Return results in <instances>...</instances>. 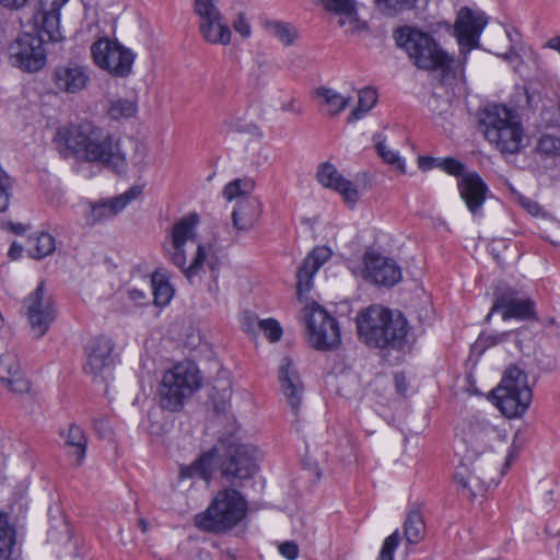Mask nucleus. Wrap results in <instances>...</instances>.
<instances>
[{"label": "nucleus", "mask_w": 560, "mask_h": 560, "mask_svg": "<svg viewBox=\"0 0 560 560\" xmlns=\"http://www.w3.org/2000/svg\"><path fill=\"white\" fill-rule=\"evenodd\" d=\"M497 435L495 428L482 417H472L458 430L455 454L459 467L455 481L468 488L472 497L499 483L504 471L497 475L499 460L491 451L490 442Z\"/></svg>", "instance_id": "1"}, {"label": "nucleus", "mask_w": 560, "mask_h": 560, "mask_svg": "<svg viewBox=\"0 0 560 560\" xmlns=\"http://www.w3.org/2000/svg\"><path fill=\"white\" fill-rule=\"evenodd\" d=\"M68 1L38 0L31 7L27 25L32 32H23L9 47L12 66L31 73L44 68L47 61L44 36L52 43L66 38L60 25V11Z\"/></svg>", "instance_id": "2"}, {"label": "nucleus", "mask_w": 560, "mask_h": 560, "mask_svg": "<svg viewBox=\"0 0 560 560\" xmlns=\"http://www.w3.org/2000/svg\"><path fill=\"white\" fill-rule=\"evenodd\" d=\"M66 145L78 159L103 164L117 173L126 172L127 160L119 139L90 122L71 126Z\"/></svg>", "instance_id": "3"}, {"label": "nucleus", "mask_w": 560, "mask_h": 560, "mask_svg": "<svg viewBox=\"0 0 560 560\" xmlns=\"http://www.w3.org/2000/svg\"><path fill=\"white\" fill-rule=\"evenodd\" d=\"M359 338L371 347L401 349L406 343L408 324L400 313L373 304L357 315Z\"/></svg>", "instance_id": "4"}, {"label": "nucleus", "mask_w": 560, "mask_h": 560, "mask_svg": "<svg viewBox=\"0 0 560 560\" xmlns=\"http://www.w3.org/2000/svg\"><path fill=\"white\" fill-rule=\"evenodd\" d=\"M394 38L412 63L421 70H440L444 75L452 72L454 57L448 55L436 40L416 27L402 26L395 31Z\"/></svg>", "instance_id": "5"}, {"label": "nucleus", "mask_w": 560, "mask_h": 560, "mask_svg": "<svg viewBox=\"0 0 560 560\" xmlns=\"http://www.w3.org/2000/svg\"><path fill=\"white\" fill-rule=\"evenodd\" d=\"M479 128L486 139L505 154L523 148V128L517 116L506 106L492 104L479 112Z\"/></svg>", "instance_id": "6"}, {"label": "nucleus", "mask_w": 560, "mask_h": 560, "mask_svg": "<svg viewBox=\"0 0 560 560\" xmlns=\"http://www.w3.org/2000/svg\"><path fill=\"white\" fill-rule=\"evenodd\" d=\"M247 504L235 489L219 491L207 510L195 517L196 526L207 533H226L245 517Z\"/></svg>", "instance_id": "7"}, {"label": "nucleus", "mask_w": 560, "mask_h": 560, "mask_svg": "<svg viewBox=\"0 0 560 560\" xmlns=\"http://www.w3.org/2000/svg\"><path fill=\"white\" fill-rule=\"evenodd\" d=\"M201 386V376L197 364L183 361L166 371L159 385V404L163 409L177 412Z\"/></svg>", "instance_id": "8"}, {"label": "nucleus", "mask_w": 560, "mask_h": 560, "mask_svg": "<svg viewBox=\"0 0 560 560\" xmlns=\"http://www.w3.org/2000/svg\"><path fill=\"white\" fill-rule=\"evenodd\" d=\"M491 396L495 407L506 418L521 417L528 409L533 397L527 374L515 365L509 366Z\"/></svg>", "instance_id": "9"}, {"label": "nucleus", "mask_w": 560, "mask_h": 560, "mask_svg": "<svg viewBox=\"0 0 560 560\" xmlns=\"http://www.w3.org/2000/svg\"><path fill=\"white\" fill-rule=\"evenodd\" d=\"M307 339L317 350H331L340 343L338 322L319 304L313 302L302 310Z\"/></svg>", "instance_id": "10"}, {"label": "nucleus", "mask_w": 560, "mask_h": 560, "mask_svg": "<svg viewBox=\"0 0 560 560\" xmlns=\"http://www.w3.org/2000/svg\"><path fill=\"white\" fill-rule=\"evenodd\" d=\"M94 62L114 77L126 78L132 71L135 54L118 42L100 39L91 46Z\"/></svg>", "instance_id": "11"}, {"label": "nucleus", "mask_w": 560, "mask_h": 560, "mask_svg": "<svg viewBox=\"0 0 560 560\" xmlns=\"http://www.w3.org/2000/svg\"><path fill=\"white\" fill-rule=\"evenodd\" d=\"M488 23L486 14L481 11L463 7L454 24V33L459 45L460 65L464 66L471 49L478 48L480 36Z\"/></svg>", "instance_id": "12"}, {"label": "nucleus", "mask_w": 560, "mask_h": 560, "mask_svg": "<svg viewBox=\"0 0 560 560\" xmlns=\"http://www.w3.org/2000/svg\"><path fill=\"white\" fill-rule=\"evenodd\" d=\"M23 307L31 332L35 338H42L56 318L55 303L46 293L44 282L24 299Z\"/></svg>", "instance_id": "13"}, {"label": "nucleus", "mask_w": 560, "mask_h": 560, "mask_svg": "<svg viewBox=\"0 0 560 560\" xmlns=\"http://www.w3.org/2000/svg\"><path fill=\"white\" fill-rule=\"evenodd\" d=\"M258 450L249 444H230L221 464L224 478L231 483L252 478L257 467Z\"/></svg>", "instance_id": "14"}, {"label": "nucleus", "mask_w": 560, "mask_h": 560, "mask_svg": "<svg viewBox=\"0 0 560 560\" xmlns=\"http://www.w3.org/2000/svg\"><path fill=\"white\" fill-rule=\"evenodd\" d=\"M535 302L513 288H506L494 295L492 307L487 320L495 312L501 313L502 319L528 320L536 317Z\"/></svg>", "instance_id": "15"}, {"label": "nucleus", "mask_w": 560, "mask_h": 560, "mask_svg": "<svg viewBox=\"0 0 560 560\" xmlns=\"http://www.w3.org/2000/svg\"><path fill=\"white\" fill-rule=\"evenodd\" d=\"M365 278L378 285L393 287L401 279V271L397 264L389 258L374 252L364 255Z\"/></svg>", "instance_id": "16"}, {"label": "nucleus", "mask_w": 560, "mask_h": 560, "mask_svg": "<svg viewBox=\"0 0 560 560\" xmlns=\"http://www.w3.org/2000/svg\"><path fill=\"white\" fill-rule=\"evenodd\" d=\"M51 78L55 88L59 92L67 94L80 93L90 82L86 67L72 61L57 66L52 71Z\"/></svg>", "instance_id": "17"}, {"label": "nucleus", "mask_w": 560, "mask_h": 560, "mask_svg": "<svg viewBox=\"0 0 560 560\" xmlns=\"http://www.w3.org/2000/svg\"><path fill=\"white\" fill-rule=\"evenodd\" d=\"M460 198L472 215H479L486 201L488 187L476 172H468L458 180Z\"/></svg>", "instance_id": "18"}, {"label": "nucleus", "mask_w": 560, "mask_h": 560, "mask_svg": "<svg viewBox=\"0 0 560 560\" xmlns=\"http://www.w3.org/2000/svg\"><path fill=\"white\" fill-rule=\"evenodd\" d=\"M141 194V186H132L124 194L94 203L91 208L90 222L96 224L103 220L114 218Z\"/></svg>", "instance_id": "19"}, {"label": "nucleus", "mask_w": 560, "mask_h": 560, "mask_svg": "<svg viewBox=\"0 0 560 560\" xmlns=\"http://www.w3.org/2000/svg\"><path fill=\"white\" fill-rule=\"evenodd\" d=\"M279 382L291 409L298 412L304 387L293 361L288 357L281 360L279 366Z\"/></svg>", "instance_id": "20"}, {"label": "nucleus", "mask_w": 560, "mask_h": 560, "mask_svg": "<svg viewBox=\"0 0 560 560\" xmlns=\"http://www.w3.org/2000/svg\"><path fill=\"white\" fill-rule=\"evenodd\" d=\"M330 248L326 246H318L305 257L296 272V290L300 296L312 289L314 275L330 258Z\"/></svg>", "instance_id": "21"}, {"label": "nucleus", "mask_w": 560, "mask_h": 560, "mask_svg": "<svg viewBox=\"0 0 560 560\" xmlns=\"http://www.w3.org/2000/svg\"><path fill=\"white\" fill-rule=\"evenodd\" d=\"M0 382L12 393L21 394L30 389L15 353L5 352L0 357Z\"/></svg>", "instance_id": "22"}, {"label": "nucleus", "mask_w": 560, "mask_h": 560, "mask_svg": "<svg viewBox=\"0 0 560 560\" xmlns=\"http://www.w3.org/2000/svg\"><path fill=\"white\" fill-rule=\"evenodd\" d=\"M316 176L323 186L338 191L347 203L352 206L358 201L359 194L354 185L341 176L332 164H322Z\"/></svg>", "instance_id": "23"}, {"label": "nucleus", "mask_w": 560, "mask_h": 560, "mask_svg": "<svg viewBox=\"0 0 560 560\" xmlns=\"http://www.w3.org/2000/svg\"><path fill=\"white\" fill-rule=\"evenodd\" d=\"M114 346L109 338L98 337L86 346L88 361L84 371L91 374H98L113 363L112 352Z\"/></svg>", "instance_id": "24"}, {"label": "nucleus", "mask_w": 560, "mask_h": 560, "mask_svg": "<svg viewBox=\"0 0 560 560\" xmlns=\"http://www.w3.org/2000/svg\"><path fill=\"white\" fill-rule=\"evenodd\" d=\"M172 252L170 253L171 261L177 266L185 275L187 280L194 284L196 279L200 277L203 269V265L207 260V253L203 245L199 244L192 262L186 266V254L184 245H177L172 243Z\"/></svg>", "instance_id": "25"}, {"label": "nucleus", "mask_w": 560, "mask_h": 560, "mask_svg": "<svg viewBox=\"0 0 560 560\" xmlns=\"http://www.w3.org/2000/svg\"><path fill=\"white\" fill-rule=\"evenodd\" d=\"M261 205L258 199L245 196L237 200L232 212L233 225L237 231L250 230L259 220Z\"/></svg>", "instance_id": "26"}, {"label": "nucleus", "mask_w": 560, "mask_h": 560, "mask_svg": "<svg viewBox=\"0 0 560 560\" xmlns=\"http://www.w3.org/2000/svg\"><path fill=\"white\" fill-rule=\"evenodd\" d=\"M199 31L202 38L213 45L226 46L231 43V30L223 21V16L219 19L199 22Z\"/></svg>", "instance_id": "27"}, {"label": "nucleus", "mask_w": 560, "mask_h": 560, "mask_svg": "<svg viewBox=\"0 0 560 560\" xmlns=\"http://www.w3.org/2000/svg\"><path fill=\"white\" fill-rule=\"evenodd\" d=\"M0 560H19L16 532L9 516L0 512Z\"/></svg>", "instance_id": "28"}, {"label": "nucleus", "mask_w": 560, "mask_h": 560, "mask_svg": "<svg viewBox=\"0 0 560 560\" xmlns=\"http://www.w3.org/2000/svg\"><path fill=\"white\" fill-rule=\"evenodd\" d=\"M218 451L212 448L209 452L201 455L189 466H183L180 468L182 478H195L198 477L203 480L211 478L214 459L217 458Z\"/></svg>", "instance_id": "29"}, {"label": "nucleus", "mask_w": 560, "mask_h": 560, "mask_svg": "<svg viewBox=\"0 0 560 560\" xmlns=\"http://www.w3.org/2000/svg\"><path fill=\"white\" fill-rule=\"evenodd\" d=\"M314 95L326 106L330 116L339 115L351 102V97H345L337 91L326 86H318L314 90Z\"/></svg>", "instance_id": "30"}, {"label": "nucleus", "mask_w": 560, "mask_h": 560, "mask_svg": "<svg viewBox=\"0 0 560 560\" xmlns=\"http://www.w3.org/2000/svg\"><path fill=\"white\" fill-rule=\"evenodd\" d=\"M88 440L83 430L71 424L65 440L66 452L69 455L75 456L77 465H81L85 457Z\"/></svg>", "instance_id": "31"}, {"label": "nucleus", "mask_w": 560, "mask_h": 560, "mask_svg": "<svg viewBox=\"0 0 560 560\" xmlns=\"http://www.w3.org/2000/svg\"><path fill=\"white\" fill-rule=\"evenodd\" d=\"M151 288L155 305L165 306L171 302L174 294V290L164 271L156 270L152 275Z\"/></svg>", "instance_id": "32"}, {"label": "nucleus", "mask_w": 560, "mask_h": 560, "mask_svg": "<svg viewBox=\"0 0 560 560\" xmlns=\"http://www.w3.org/2000/svg\"><path fill=\"white\" fill-rule=\"evenodd\" d=\"M424 522L421 512L412 509L404 523L405 538L409 544H418L424 537Z\"/></svg>", "instance_id": "33"}, {"label": "nucleus", "mask_w": 560, "mask_h": 560, "mask_svg": "<svg viewBox=\"0 0 560 560\" xmlns=\"http://www.w3.org/2000/svg\"><path fill=\"white\" fill-rule=\"evenodd\" d=\"M199 222L196 213H190L182 218L173 228L172 243L177 245H185L187 241L195 237V229Z\"/></svg>", "instance_id": "34"}, {"label": "nucleus", "mask_w": 560, "mask_h": 560, "mask_svg": "<svg viewBox=\"0 0 560 560\" xmlns=\"http://www.w3.org/2000/svg\"><path fill=\"white\" fill-rule=\"evenodd\" d=\"M358 97V105L350 112L347 118L348 122L361 119L377 102V93L372 88L360 90Z\"/></svg>", "instance_id": "35"}, {"label": "nucleus", "mask_w": 560, "mask_h": 560, "mask_svg": "<svg viewBox=\"0 0 560 560\" xmlns=\"http://www.w3.org/2000/svg\"><path fill=\"white\" fill-rule=\"evenodd\" d=\"M375 141V149L378 156L387 164L394 166L401 174L406 173V163L405 160L399 155L397 151L389 149L381 133H377L373 137Z\"/></svg>", "instance_id": "36"}, {"label": "nucleus", "mask_w": 560, "mask_h": 560, "mask_svg": "<svg viewBox=\"0 0 560 560\" xmlns=\"http://www.w3.org/2000/svg\"><path fill=\"white\" fill-rule=\"evenodd\" d=\"M30 243L34 248L30 246L27 252L35 259H42L52 254L56 248L55 238L49 233L42 232L34 237H30Z\"/></svg>", "instance_id": "37"}, {"label": "nucleus", "mask_w": 560, "mask_h": 560, "mask_svg": "<svg viewBox=\"0 0 560 560\" xmlns=\"http://www.w3.org/2000/svg\"><path fill=\"white\" fill-rule=\"evenodd\" d=\"M256 323L260 330L265 334L267 339L270 342H277L281 339L282 336V328L280 324L273 319H257L253 317L252 315L246 316V322L244 323L245 329L249 330L252 324Z\"/></svg>", "instance_id": "38"}, {"label": "nucleus", "mask_w": 560, "mask_h": 560, "mask_svg": "<svg viewBox=\"0 0 560 560\" xmlns=\"http://www.w3.org/2000/svg\"><path fill=\"white\" fill-rule=\"evenodd\" d=\"M268 32L284 46H291L298 38L296 28L290 23L272 21L267 25Z\"/></svg>", "instance_id": "39"}, {"label": "nucleus", "mask_w": 560, "mask_h": 560, "mask_svg": "<svg viewBox=\"0 0 560 560\" xmlns=\"http://www.w3.org/2000/svg\"><path fill=\"white\" fill-rule=\"evenodd\" d=\"M137 112L135 102L126 98L113 100L107 108V114L112 119L130 118Z\"/></svg>", "instance_id": "40"}, {"label": "nucleus", "mask_w": 560, "mask_h": 560, "mask_svg": "<svg viewBox=\"0 0 560 560\" xmlns=\"http://www.w3.org/2000/svg\"><path fill=\"white\" fill-rule=\"evenodd\" d=\"M417 0H374L376 10L386 16H395L399 12L413 7Z\"/></svg>", "instance_id": "41"}, {"label": "nucleus", "mask_w": 560, "mask_h": 560, "mask_svg": "<svg viewBox=\"0 0 560 560\" xmlns=\"http://www.w3.org/2000/svg\"><path fill=\"white\" fill-rule=\"evenodd\" d=\"M325 5L327 10L345 16V19L341 18L338 22L340 26L345 25L346 20L352 21L355 14L353 0H325Z\"/></svg>", "instance_id": "42"}, {"label": "nucleus", "mask_w": 560, "mask_h": 560, "mask_svg": "<svg viewBox=\"0 0 560 560\" xmlns=\"http://www.w3.org/2000/svg\"><path fill=\"white\" fill-rule=\"evenodd\" d=\"M195 12L199 16V22L215 20L222 16L213 0H195Z\"/></svg>", "instance_id": "43"}, {"label": "nucleus", "mask_w": 560, "mask_h": 560, "mask_svg": "<svg viewBox=\"0 0 560 560\" xmlns=\"http://www.w3.org/2000/svg\"><path fill=\"white\" fill-rule=\"evenodd\" d=\"M225 126L230 131L238 132V133H248L253 137L261 138L262 132L260 129L253 122H244L238 118H230L224 121Z\"/></svg>", "instance_id": "44"}, {"label": "nucleus", "mask_w": 560, "mask_h": 560, "mask_svg": "<svg viewBox=\"0 0 560 560\" xmlns=\"http://www.w3.org/2000/svg\"><path fill=\"white\" fill-rule=\"evenodd\" d=\"M537 152L544 156H553L560 152V138L544 135L537 144Z\"/></svg>", "instance_id": "45"}, {"label": "nucleus", "mask_w": 560, "mask_h": 560, "mask_svg": "<svg viewBox=\"0 0 560 560\" xmlns=\"http://www.w3.org/2000/svg\"><path fill=\"white\" fill-rule=\"evenodd\" d=\"M252 183L250 182H244L242 179H235L231 183H229L224 189H223V196L228 200H232L234 198L241 199L242 197H245V189L250 188Z\"/></svg>", "instance_id": "46"}, {"label": "nucleus", "mask_w": 560, "mask_h": 560, "mask_svg": "<svg viewBox=\"0 0 560 560\" xmlns=\"http://www.w3.org/2000/svg\"><path fill=\"white\" fill-rule=\"evenodd\" d=\"M399 533L398 530H395L384 540L377 560H394V555L399 545Z\"/></svg>", "instance_id": "47"}, {"label": "nucleus", "mask_w": 560, "mask_h": 560, "mask_svg": "<svg viewBox=\"0 0 560 560\" xmlns=\"http://www.w3.org/2000/svg\"><path fill=\"white\" fill-rule=\"evenodd\" d=\"M440 168L450 175L463 177L465 165L454 158H441Z\"/></svg>", "instance_id": "48"}, {"label": "nucleus", "mask_w": 560, "mask_h": 560, "mask_svg": "<svg viewBox=\"0 0 560 560\" xmlns=\"http://www.w3.org/2000/svg\"><path fill=\"white\" fill-rule=\"evenodd\" d=\"M11 197V182L9 176L0 170V212H3L10 201Z\"/></svg>", "instance_id": "49"}, {"label": "nucleus", "mask_w": 560, "mask_h": 560, "mask_svg": "<svg viewBox=\"0 0 560 560\" xmlns=\"http://www.w3.org/2000/svg\"><path fill=\"white\" fill-rule=\"evenodd\" d=\"M233 28L243 37H249L252 34V26L243 13H238L233 21Z\"/></svg>", "instance_id": "50"}, {"label": "nucleus", "mask_w": 560, "mask_h": 560, "mask_svg": "<svg viewBox=\"0 0 560 560\" xmlns=\"http://www.w3.org/2000/svg\"><path fill=\"white\" fill-rule=\"evenodd\" d=\"M509 334L510 332H508V331L489 334V335L482 334V335H480L478 341L480 343H485L486 347H491V346H495V345L506 340V338L509 337Z\"/></svg>", "instance_id": "51"}, {"label": "nucleus", "mask_w": 560, "mask_h": 560, "mask_svg": "<svg viewBox=\"0 0 560 560\" xmlns=\"http://www.w3.org/2000/svg\"><path fill=\"white\" fill-rule=\"evenodd\" d=\"M279 552L289 560H294L299 556V547L293 541H285L279 546Z\"/></svg>", "instance_id": "52"}, {"label": "nucleus", "mask_w": 560, "mask_h": 560, "mask_svg": "<svg viewBox=\"0 0 560 560\" xmlns=\"http://www.w3.org/2000/svg\"><path fill=\"white\" fill-rule=\"evenodd\" d=\"M441 158H431V156H419L418 158V167L423 172H427L432 168H440Z\"/></svg>", "instance_id": "53"}, {"label": "nucleus", "mask_w": 560, "mask_h": 560, "mask_svg": "<svg viewBox=\"0 0 560 560\" xmlns=\"http://www.w3.org/2000/svg\"><path fill=\"white\" fill-rule=\"evenodd\" d=\"M147 156V148L144 144L136 142V152L132 156V162L135 165L142 167L144 165V160Z\"/></svg>", "instance_id": "54"}, {"label": "nucleus", "mask_w": 560, "mask_h": 560, "mask_svg": "<svg viewBox=\"0 0 560 560\" xmlns=\"http://www.w3.org/2000/svg\"><path fill=\"white\" fill-rule=\"evenodd\" d=\"M395 386L399 394H405L408 387L406 377L402 373H396L394 375Z\"/></svg>", "instance_id": "55"}, {"label": "nucleus", "mask_w": 560, "mask_h": 560, "mask_svg": "<svg viewBox=\"0 0 560 560\" xmlns=\"http://www.w3.org/2000/svg\"><path fill=\"white\" fill-rule=\"evenodd\" d=\"M128 296L131 301L138 303V304H144V301L147 300L145 293L139 289H130L128 291Z\"/></svg>", "instance_id": "56"}, {"label": "nucleus", "mask_w": 560, "mask_h": 560, "mask_svg": "<svg viewBox=\"0 0 560 560\" xmlns=\"http://www.w3.org/2000/svg\"><path fill=\"white\" fill-rule=\"evenodd\" d=\"M27 0H0V4L3 8L10 9V10H18L22 8Z\"/></svg>", "instance_id": "57"}, {"label": "nucleus", "mask_w": 560, "mask_h": 560, "mask_svg": "<svg viewBox=\"0 0 560 560\" xmlns=\"http://www.w3.org/2000/svg\"><path fill=\"white\" fill-rule=\"evenodd\" d=\"M22 252H23V246H22V245H20V244H18L16 242H13V243L11 244V246H10V249H9L8 255H9V257H10L11 259H14V260H15V259H18V258H20V257H21Z\"/></svg>", "instance_id": "58"}, {"label": "nucleus", "mask_w": 560, "mask_h": 560, "mask_svg": "<svg viewBox=\"0 0 560 560\" xmlns=\"http://www.w3.org/2000/svg\"><path fill=\"white\" fill-rule=\"evenodd\" d=\"M282 109L284 112H293L296 114H302V108L300 106H296L295 101L291 100L290 102L282 105Z\"/></svg>", "instance_id": "59"}, {"label": "nucleus", "mask_w": 560, "mask_h": 560, "mask_svg": "<svg viewBox=\"0 0 560 560\" xmlns=\"http://www.w3.org/2000/svg\"><path fill=\"white\" fill-rule=\"evenodd\" d=\"M547 46L551 49L557 50L560 54V35L549 39Z\"/></svg>", "instance_id": "60"}, {"label": "nucleus", "mask_w": 560, "mask_h": 560, "mask_svg": "<svg viewBox=\"0 0 560 560\" xmlns=\"http://www.w3.org/2000/svg\"><path fill=\"white\" fill-rule=\"evenodd\" d=\"M10 229L15 234H22V233H24L26 231V228L23 226L20 223H18V224H10Z\"/></svg>", "instance_id": "61"}, {"label": "nucleus", "mask_w": 560, "mask_h": 560, "mask_svg": "<svg viewBox=\"0 0 560 560\" xmlns=\"http://www.w3.org/2000/svg\"><path fill=\"white\" fill-rule=\"evenodd\" d=\"M138 526L141 528L143 533L147 532L148 529V523L143 518L139 520Z\"/></svg>", "instance_id": "62"}, {"label": "nucleus", "mask_w": 560, "mask_h": 560, "mask_svg": "<svg viewBox=\"0 0 560 560\" xmlns=\"http://www.w3.org/2000/svg\"><path fill=\"white\" fill-rule=\"evenodd\" d=\"M60 525L62 527V534L65 535V538L68 539L69 538V535H68V526L65 522H60Z\"/></svg>", "instance_id": "63"}, {"label": "nucleus", "mask_w": 560, "mask_h": 560, "mask_svg": "<svg viewBox=\"0 0 560 560\" xmlns=\"http://www.w3.org/2000/svg\"><path fill=\"white\" fill-rule=\"evenodd\" d=\"M48 539L49 540H58V538L56 537L55 532L52 529H50L48 532Z\"/></svg>", "instance_id": "64"}]
</instances>
